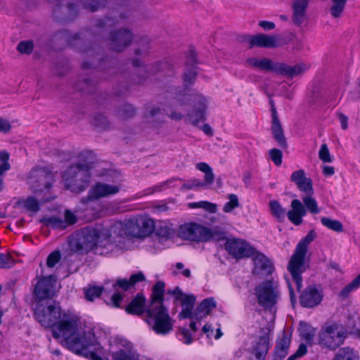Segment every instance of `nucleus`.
Listing matches in <instances>:
<instances>
[{
	"label": "nucleus",
	"instance_id": "473e14b6",
	"mask_svg": "<svg viewBox=\"0 0 360 360\" xmlns=\"http://www.w3.org/2000/svg\"><path fill=\"white\" fill-rule=\"evenodd\" d=\"M216 302L213 297L205 299L198 307L197 316L202 318L208 315L216 307Z\"/></svg>",
	"mask_w": 360,
	"mask_h": 360
},
{
	"label": "nucleus",
	"instance_id": "58836bf2",
	"mask_svg": "<svg viewBox=\"0 0 360 360\" xmlns=\"http://www.w3.org/2000/svg\"><path fill=\"white\" fill-rule=\"evenodd\" d=\"M321 221L324 226L330 230L336 232H342L343 231V226L338 220L331 219L328 217H322Z\"/></svg>",
	"mask_w": 360,
	"mask_h": 360
},
{
	"label": "nucleus",
	"instance_id": "c9c22d12",
	"mask_svg": "<svg viewBox=\"0 0 360 360\" xmlns=\"http://www.w3.org/2000/svg\"><path fill=\"white\" fill-rule=\"evenodd\" d=\"M41 221L48 227H51L54 229L63 230L66 229L63 219L57 216L44 217Z\"/></svg>",
	"mask_w": 360,
	"mask_h": 360
},
{
	"label": "nucleus",
	"instance_id": "79ce46f5",
	"mask_svg": "<svg viewBox=\"0 0 360 360\" xmlns=\"http://www.w3.org/2000/svg\"><path fill=\"white\" fill-rule=\"evenodd\" d=\"M103 292V288L98 286L90 287L84 290L85 298L89 301H94Z\"/></svg>",
	"mask_w": 360,
	"mask_h": 360
},
{
	"label": "nucleus",
	"instance_id": "de8ad7c7",
	"mask_svg": "<svg viewBox=\"0 0 360 360\" xmlns=\"http://www.w3.org/2000/svg\"><path fill=\"white\" fill-rule=\"evenodd\" d=\"M360 286V284L354 279L349 284L346 285L340 292L339 295L340 297L345 299L347 298L350 292L354 290H356Z\"/></svg>",
	"mask_w": 360,
	"mask_h": 360
},
{
	"label": "nucleus",
	"instance_id": "393cba45",
	"mask_svg": "<svg viewBox=\"0 0 360 360\" xmlns=\"http://www.w3.org/2000/svg\"><path fill=\"white\" fill-rule=\"evenodd\" d=\"M246 63L250 67L258 68L262 70L273 71L275 72H278V70H279V63H274L267 58H249L247 59Z\"/></svg>",
	"mask_w": 360,
	"mask_h": 360
},
{
	"label": "nucleus",
	"instance_id": "1a4fd4ad",
	"mask_svg": "<svg viewBox=\"0 0 360 360\" xmlns=\"http://www.w3.org/2000/svg\"><path fill=\"white\" fill-rule=\"evenodd\" d=\"M65 186L67 189L75 193H81L89 186L91 174L79 165H71L63 174Z\"/></svg>",
	"mask_w": 360,
	"mask_h": 360
},
{
	"label": "nucleus",
	"instance_id": "4d7b16f0",
	"mask_svg": "<svg viewBox=\"0 0 360 360\" xmlns=\"http://www.w3.org/2000/svg\"><path fill=\"white\" fill-rule=\"evenodd\" d=\"M64 217L65 219H63V221L65 222V225L66 228L75 224L77 221L75 214L69 210H66L65 211Z\"/></svg>",
	"mask_w": 360,
	"mask_h": 360
},
{
	"label": "nucleus",
	"instance_id": "bf43d9fd",
	"mask_svg": "<svg viewBox=\"0 0 360 360\" xmlns=\"http://www.w3.org/2000/svg\"><path fill=\"white\" fill-rule=\"evenodd\" d=\"M132 287L129 279L122 278L118 279L115 283L113 284V288L117 290V288H122L124 290H127L129 288Z\"/></svg>",
	"mask_w": 360,
	"mask_h": 360
},
{
	"label": "nucleus",
	"instance_id": "3c124183",
	"mask_svg": "<svg viewBox=\"0 0 360 360\" xmlns=\"http://www.w3.org/2000/svg\"><path fill=\"white\" fill-rule=\"evenodd\" d=\"M34 49V44L32 41H20L17 47L18 51L21 53L30 54Z\"/></svg>",
	"mask_w": 360,
	"mask_h": 360
},
{
	"label": "nucleus",
	"instance_id": "7c9ffc66",
	"mask_svg": "<svg viewBox=\"0 0 360 360\" xmlns=\"http://www.w3.org/2000/svg\"><path fill=\"white\" fill-rule=\"evenodd\" d=\"M300 336L309 345H311L315 335V329L306 322L301 321L298 328Z\"/></svg>",
	"mask_w": 360,
	"mask_h": 360
},
{
	"label": "nucleus",
	"instance_id": "49530a36",
	"mask_svg": "<svg viewBox=\"0 0 360 360\" xmlns=\"http://www.w3.org/2000/svg\"><path fill=\"white\" fill-rule=\"evenodd\" d=\"M305 181L302 182L300 186L297 187L298 189L306 195H314V191L313 188V184L311 179L309 178L308 179H304Z\"/></svg>",
	"mask_w": 360,
	"mask_h": 360
},
{
	"label": "nucleus",
	"instance_id": "a211bd4d",
	"mask_svg": "<svg viewBox=\"0 0 360 360\" xmlns=\"http://www.w3.org/2000/svg\"><path fill=\"white\" fill-rule=\"evenodd\" d=\"M252 273L259 278L271 275L274 270L273 262L264 254L257 253L252 257Z\"/></svg>",
	"mask_w": 360,
	"mask_h": 360
},
{
	"label": "nucleus",
	"instance_id": "7ed1b4c3",
	"mask_svg": "<svg viewBox=\"0 0 360 360\" xmlns=\"http://www.w3.org/2000/svg\"><path fill=\"white\" fill-rule=\"evenodd\" d=\"M154 228V220L146 214H136L123 221H115L110 226L115 248L126 237L143 238L150 236Z\"/></svg>",
	"mask_w": 360,
	"mask_h": 360
},
{
	"label": "nucleus",
	"instance_id": "052dcab7",
	"mask_svg": "<svg viewBox=\"0 0 360 360\" xmlns=\"http://www.w3.org/2000/svg\"><path fill=\"white\" fill-rule=\"evenodd\" d=\"M123 300L122 295L120 292H115L111 297L110 300V303H108V304H110L113 307H120V303Z\"/></svg>",
	"mask_w": 360,
	"mask_h": 360
},
{
	"label": "nucleus",
	"instance_id": "aec40b11",
	"mask_svg": "<svg viewBox=\"0 0 360 360\" xmlns=\"http://www.w3.org/2000/svg\"><path fill=\"white\" fill-rule=\"evenodd\" d=\"M323 300V293L315 286H309L304 290L300 297L302 307L312 308L319 305Z\"/></svg>",
	"mask_w": 360,
	"mask_h": 360
},
{
	"label": "nucleus",
	"instance_id": "c85d7f7f",
	"mask_svg": "<svg viewBox=\"0 0 360 360\" xmlns=\"http://www.w3.org/2000/svg\"><path fill=\"white\" fill-rule=\"evenodd\" d=\"M195 167L205 174L204 181H202L204 188H207L212 185L214 181V174L211 167L208 164L202 162L197 163Z\"/></svg>",
	"mask_w": 360,
	"mask_h": 360
},
{
	"label": "nucleus",
	"instance_id": "c03bdc74",
	"mask_svg": "<svg viewBox=\"0 0 360 360\" xmlns=\"http://www.w3.org/2000/svg\"><path fill=\"white\" fill-rule=\"evenodd\" d=\"M199 188H203L202 181L198 179H192L183 184L181 189L184 190H192V189H198Z\"/></svg>",
	"mask_w": 360,
	"mask_h": 360
},
{
	"label": "nucleus",
	"instance_id": "72a5a7b5",
	"mask_svg": "<svg viewBox=\"0 0 360 360\" xmlns=\"http://www.w3.org/2000/svg\"><path fill=\"white\" fill-rule=\"evenodd\" d=\"M333 360H359V356L354 349L345 347L338 350Z\"/></svg>",
	"mask_w": 360,
	"mask_h": 360
},
{
	"label": "nucleus",
	"instance_id": "f8f14e48",
	"mask_svg": "<svg viewBox=\"0 0 360 360\" xmlns=\"http://www.w3.org/2000/svg\"><path fill=\"white\" fill-rule=\"evenodd\" d=\"M258 304L265 309H271L280 298V290L277 281L271 278L266 280L255 288Z\"/></svg>",
	"mask_w": 360,
	"mask_h": 360
},
{
	"label": "nucleus",
	"instance_id": "6ab92c4d",
	"mask_svg": "<svg viewBox=\"0 0 360 360\" xmlns=\"http://www.w3.org/2000/svg\"><path fill=\"white\" fill-rule=\"evenodd\" d=\"M244 41L248 44L249 48L264 47L275 48L279 46L278 38L275 36H269L263 34L257 35H248Z\"/></svg>",
	"mask_w": 360,
	"mask_h": 360
},
{
	"label": "nucleus",
	"instance_id": "4468645a",
	"mask_svg": "<svg viewBox=\"0 0 360 360\" xmlns=\"http://www.w3.org/2000/svg\"><path fill=\"white\" fill-rule=\"evenodd\" d=\"M122 347L110 354L101 345V348L104 351V354L101 360H139V354L132 349V345L127 340H119ZM99 345H101L99 343Z\"/></svg>",
	"mask_w": 360,
	"mask_h": 360
},
{
	"label": "nucleus",
	"instance_id": "0e129e2a",
	"mask_svg": "<svg viewBox=\"0 0 360 360\" xmlns=\"http://www.w3.org/2000/svg\"><path fill=\"white\" fill-rule=\"evenodd\" d=\"M144 279L145 276L142 272H138L132 274L129 278V281L132 286L138 282L144 281Z\"/></svg>",
	"mask_w": 360,
	"mask_h": 360
},
{
	"label": "nucleus",
	"instance_id": "39448f33",
	"mask_svg": "<svg viewBox=\"0 0 360 360\" xmlns=\"http://www.w3.org/2000/svg\"><path fill=\"white\" fill-rule=\"evenodd\" d=\"M53 181L52 173L44 169H37L32 172L30 178V184L32 185V191L39 196L44 193L39 200L33 196H29L20 201V204L27 211L35 213L40 210L41 204L52 200L49 190Z\"/></svg>",
	"mask_w": 360,
	"mask_h": 360
},
{
	"label": "nucleus",
	"instance_id": "ea45409f",
	"mask_svg": "<svg viewBox=\"0 0 360 360\" xmlns=\"http://www.w3.org/2000/svg\"><path fill=\"white\" fill-rule=\"evenodd\" d=\"M174 233L175 231L171 224H164L160 225L157 229V235L166 239L173 237Z\"/></svg>",
	"mask_w": 360,
	"mask_h": 360
},
{
	"label": "nucleus",
	"instance_id": "5fc2aeb1",
	"mask_svg": "<svg viewBox=\"0 0 360 360\" xmlns=\"http://www.w3.org/2000/svg\"><path fill=\"white\" fill-rule=\"evenodd\" d=\"M13 264L14 260L10 255L0 252V268H10Z\"/></svg>",
	"mask_w": 360,
	"mask_h": 360
},
{
	"label": "nucleus",
	"instance_id": "ddd939ff",
	"mask_svg": "<svg viewBox=\"0 0 360 360\" xmlns=\"http://www.w3.org/2000/svg\"><path fill=\"white\" fill-rule=\"evenodd\" d=\"M120 189L121 186L117 184L97 182L91 187L87 197L82 198L81 202L85 206L84 210H87L89 208L98 205L99 199L116 195Z\"/></svg>",
	"mask_w": 360,
	"mask_h": 360
},
{
	"label": "nucleus",
	"instance_id": "bb28decb",
	"mask_svg": "<svg viewBox=\"0 0 360 360\" xmlns=\"http://www.w3.org/2000/svg\"><path fill=\"white\" fill-rule=\"evenodd\" d=\"M146 299L142 294H138L126 307L128 314L141 315L143 313Z\"/></svg>",
	"mask_w": 360,
	"mask_h": 360
},
{
	"label": "nucleus",
	"instance_id": "5701e85b",
	"mask_svg": "<svg viewBox=\"0 0 360 360\" xmlns=\"http://www.w3.org/2000/svg\"><path fill=\"white\" fill-rule=\"evenodd\" d=\"M311 0H292V20L296 25H302L307 19V9Z\"/></svg>",
	"mask_w": 360,
	"mask_h": 360
},
{
	"label": "nucleus",
	"instance_id": "a19ab883",
	"mask_svg": "<svg viewBox=\"0 0 360 360\" xmlns=\"http://www.w3.org/2000/svg\"><path fill=\"white\" fill-rule=\"evenodd\" d=\"M271 110H272V116H273V122H272V132L274 135H282L283 129L281 125L278 121L276 108L274 104L272 101H271Z\"/></svg>",
	"mask_w": 360,
	"mask_h": 360
},
{
	"label": "nucleus",
	"instance_id": "6e6d98bb",
	"mask_svg": "<svg viewBox=\"0 0 360 360\" xmlns=\"http://www.w3.org/2000/svg\"><path fill=\"white\" fill-rule=\"evenodd\" d=\"M269 156L276 165L279 166L281 165L283 155L280 150L276 148L270 150Z\"/></svg>",
	"mask_w": 360,
	"mask_h": 360
},
{
	"label": "nucleus",
	"instance_id": "e2e57ef3",
	"mask_svg": "<svg viewBox=\"0 0 360 360\" xmlns=\"http://www.w3.org/2000/svg\"><path fill=\"white\" fill-rule=\"evenodd\" d=\"M11 169V165L9 162H5L4 164H0V191H2L4 188V181H3V175L6 171H8Z\"/></svg>",
	"mask_w": 360,
	"mask_h": 360
},
{
	"label": "nucleus",
	"instance_id": "c756f323",
	"mask_svg": "<svg viewBox=\"0 0 360 360\" xmlns=\"http://www.w3.org/2000/svg\"><path fill=\"white\" fill-rule=\"evenodd\" d=\"M195 300V297L192 295H185L182 297V311L179 314L180 319L192 318V311Z\"/></svg>",
	"mask_w": 360,
	"mask_h": 360
},
{
	"label": "nucleus",
	"instance_id": "0eeeda50",
	"mask_svg": "<svg viewBox=\"0 0 360 360\" xmlns=\"http://www.w3.org/2000/svg\"><path fill=\"white\" fill-rule=\"evenodd\" d=\"M316 233L310 230L297 245L295 252L291 256L288 269L292 276L298 292L302 287V274L305 271L304 259L308 251V245L316 238Z\"/></svg>",
	"mask_w": 360,
	"mask_h": 360
},
{
	"label": "nucleus",
	"instance_id": "9b49d317",
	"mask_svg": "<svg viewBox=\"0 0 360 360\" xmlns=\"http://www.w3.org/2000/svg\"><path fill=\"white\" fill-rule=\"evenodd\" d=\"M176 98L181 104L188 101L192 108V112L188 115V120L191 123L196 124L204 120L208 105V100L205 96L197 92H189L185 89L182 95H179Z\"/></svg>",
	"mask_w": 360,
	"mask_h": 360
},
{
	"label": "nucleus",
	"instance_id": "6e6552de",
	"mask_svg": "<svg viewBox=\"0 0 360 360\" xmlns=\"http://www.w3.org/2000/svg\"><path fill=\"white\" fill-rule=\"evenodd\" d=\"M348 333L347 327L340 322L326 323L319 334V345L323 348L335 350L344 344Z\"/></svg>",
	"mask_w": 360,
	"mask_h": 360
},
{
	"label": "nucleus",
	"instance_id": "b1692460",
	"mask_svg": "<svg viewBox=\"0 0 360 360\" xmlns=\"http://www.w3.org/2000/svg\"><path fill=\"white\" fill-rule=\"evenodd\" d=\"M310 68V65L300 63L293 66L279 63L278 73L289 77H294L304 74Z\"/></svg>",
	"mask_w": 360,
	"mask_h": 360
},
{
	"label": "nucleus",
	"instance_id": "cd10ccee",
	"mask_svg": "<svg viewBox=\"0 0 360 360\" xmlns=\"http://www.w3.org/2000/svg\"><path fill=\"white\" fill-rule=\"evenodd\" d=\"M77 158L79 162L75 165H79L91 172L96 160L94 153L91 150H84L78 154Z\"/></svg>",
	"mask_w": 360,
	"mask_h": 360
},
{
	"label": "nucleus",
	"instance_id": "423d86ee",
	"mask_svg": "<svg viewBox=\"0 0 360 360\" xmlns=\"http://www.w3.org/2000/svg\"><path fill=\"white\" fill-rule=\"evenodd\" d=\"M177 236L181 239L198 243H206L210 240L220 241L226 238L225 232L219 227L211 229L195 222L181 225L178 229Z\"/></svg>",
	"mask_w": 360,
	"mask_h": 360
},
{
	"label": "nucleus",
	"instance_id": "774afa93",
	"mask_svg": "<svg viewBox=\"0 0 360 360\" xmlns=\"http://www.w3.org/2000/svg\"><path fill=\"white\" fill-rule=\"evenodd\" d=\"M338 120L340 123L341 127L344 129H346L348 127V118L346 115L342 113H338Z\"/></svg>",
	"mask_w": 360,
	"mask_h": 360
},
{
	"label": "nucleus",
	"instance_id": "69168bd1",
	"mask_svg": "<svg viewBox=\"0 0 360 360\" xmlns=\"http://www.w3.org/2000/svg\"><path fill=\"white\" fill-rule=\"evenodd\" d=\"M11 129L10 122L4 118H0V133L6 134Z\"/></svg>",
	"mask_w": 360,
	"mask_h": 360
},
{
	"label": "nucleus",
	"instance_id": "9d476101",
	"mask_svg": "<svg viewBox=\"0 0 360 360\" xmlns=\"http://www.w3.org/2000/svg\"><path fill=\"white\" fill-rule=\"evenodd\" d=\"M313 195L302 196L303 203L298 199H294L291 201V210L288 212L287 217L292 224L295 226L302 224V218L307 214V211L314 214L320 212L318 202Z\"/></svg>",
	"mask_w": 360,
	"mask_h": 360
},
{
	"label": "nucleus",
	"instance_id": "f3484780",
	"mask_svg": "<svg viewBox=\"0 0 360 360\" xmlns=\"http://www.w3.org/2000/svg\"><path fill=\"white\" fill-rule=\"evenodd\" d=\"M225 249L233 257L240 259L248 257L252 255V248L244 240L229 239L225 243Z\"/></svg>",
	"mask_w": 360,
	"mask_h": 360
},
{
	"label": "nucleus",
	"instance_id": "2f4dec72",
	"mask_svg": "<svg viewBox=\"0 0 360 360\" xmlns=\"http://www.w3.org/2000/svg\"><path fill=\"white\" fill-rule=\"evenodd\" d=\"M269 209L271 214L279 222H283L287 216L288 212L283 207L281 204L277 200H271L269 202Z\"/></svg>",
	"mask_w": 360,
	"mask_h": 360
},
{
	"label": "nucleus",
	"instance_id": "dca6fc26",
	"mask_svg": "<svg viewBox=\"0 0 360 360\" xmlns=\"http://www.w3.org/2000/svg\"><path fill=\"white\" fill-rule=\"evenodd\" d=\"M271 328L264 327L260 330V335L252 343L250 348V353L255 356L256 360H264L270 347Z\"/></svg>",
	"mask_w": 360,
	"mask_h": 360
},
{
	"label": "nucleus",
	"instance_id": "412c9836",
	"mask_svg": "<svg viewBox=\"0 0 360 360\" xmlns=\"http://www.w3.org/2000/svg\"><path fill=\"white\" fill-rule=\"evenodd\" d=\"M110 39L112 48L116 51H121L131 43L133 34L128 30H120L112 33Z\"/></svg>",
	"mask_w": 360,
	"mask_h": 360
},
{
	"label": "nucleus",
	"instance_id": "680f3d73",
	"mask_svg": "<svg viewBox=\"0 0 360 360\" xmlns=\"http://www.w3.org/2000/svg\"><path fill=\"white\" fill-rule=\"evenodd\" d=\"M196 77L195 68L193 67L191 70H187L184 73V79L186 83H192L194 82Z\"/></svg>",
	"mask_w": 360,
	"mask_h": 360
},
{
	"label": "nucleus",
	"instance_id": "f257e3e1",
	"mask_svg": "<svg viewBox=\"0 0 360 360\" xmlns=\"http://www.w3.org/2000/svg\"><path fill=\"white\" fill-rule=\"evenodd\" d=\"M34 316L45 327L53 328V336L63 338L67 347L91 360H101L104 351L101 348L95 335L91 331L77 333L79 319L70 313H62L60 307L55 302L46 301V304L38 302Z\"/></svg>",
	"mask_w": 360,
	"mask_h": 360
},
{
	"label": "nucleus",
	"instance_id": "603ef678",
	"mask_svg": "<svg viewBox=\"0 0 360 360\" xmlns=\"http://www.w3.org/2000/svg\"><path fill=\"white\" fill-rule=\"evenodd\" d=\"M61 254L60 250H55L49 254L46 259L48 267L52 268L60 260Z\"/></svg>",
	"mask_w": 360,
	"mask_h": 360
},
{
	"label": "nucleus",
	"instance_id": "20e7f679",
	"mask_svg": "<svg viewBox=\"0 0 360 360\" xmlns=\"http://www.w3.org/2000/svg\"><path fill=\"white\" fill-rule=\"evenodd\" d=\"M165 283L158 281L153 287L151 301L146 310V321L153 330L160 335H166L172 330L173 321L163 306Z\"/></svg>",
	"mask_w": 360,
	"mask_h": 360
},
{
	"label": "nucleus",
	"instance_id": "a878e982",
	"mask_svg": "<svg viewBox=\"0 0 360 360\" xmlns=\"http://www.w3.org/2000/svg\"><path fill=\"white\" fill-rule=\"evenodd\" d=\"M177 180L181 181L180 179L172 178L164 182L160 183L153 187L147 188L145 190L139 192L130 198V200H134L143 198V196L151 195L156 192H160L165 190L167 188L174 186L172 184Z\"/></svg>",
	"mask_w": 360,
	"mask_h": 360
},
{
	"label": "nucleus",
	"instance_id": "864d4df0",
	"mask_svg": "<svg viewBox=\"0 0 360 360\" xmlns=\"http://www.w3.org/2000/svg\"><path fill=\"white\" fill-rule=\"evenodd\" d=\"M319 158L323 162H331L332 158L328 150V148L326 143H323L319 151Z\"/></svg>",
	"mask_w": 360,
	"mask_h": 360
},
{
	"label": "nucleus",
	"instance_id": "4c0bfd02",
	"mask_svg": "<svg viewBox=\"0 0 360 360\" xmlns=\"http://www.w3.org/2000/svg\"><path fill=\"white\" fill-rule=\"evenodd\" d=\"M226 198L229 200V201L224 204L222 210L223 212L225 213H230L234 209L240 206V202L236 194H228Z\"/></svg>",
	"mask_w": 360,
	"mask_h": 360
},
{
	"label": "nucleus",
	"instance_id": "a18cd8bd",
	"mask_svg": "<svg viewBox=\"0 0 360 360\" xmlns=\"http://www.w3.org/2000/svg\"><path fill=\"white\" fill-rule=\"evenodd\" d=\"M305 181L302 182L300 186L297 187L298 189L306 195H314V191L313 188V184L311 179L309 178L308 179H304Z\"/></svg>",
	"mask_w": 360,
	"mask_h": 360
},
{
	"label": "nucleus",
	"instance_id": "09e8293b",
	"mask_svg": "<svg viewBox=\"0 0 360 360\" xmlns=\"http://www.w3.org/2000/svg\"><path fill=\"white\" fill-rule=\"evenodd\" d=\"M178 338L179 340H181V342L186 345L191 344L193 340L192 335L190 333V330L185 328L179 329V331L178 333Z\"/></svg>",
	"mask_w": 360,
	"mask_h": 360
},
{
	"label": "nucleus",
	"instance_id": "f03ea898",
	"mask_svg": "<svg viewBox=\"0 0 360 360\" xmlns=\"http://www.w3.org/2000/svg\"><path fill=\"white\" fill-rule=\"evenodd\" d=\"M110 229L85 227L72 234L68 240L70 251L84 255L94 250L96 254L105 255L115 248Z\"/></svg>",
	"mask_w": 360,
	"mask_h": 360
},
{
	"label": "nucleus",
	"instance_id": "f704fd0d",
	"mask_svg": "<svg viewBox=\"0 0 360 360\" xmlns=\"http://www.w3.org/2000/svg\"><path fill=\"white\" fill-rule=\"evenodd\" d=\"M330 13L334 18H340L342 16L347 0H330Z\"/></svg>",
	"mask_w": 360,
	"mask_h": 360
},
{
	"label": "nucleus",
	"instance_id": "8fccbe9b",
	"mask_svg": "<svg viewBox=\"0 0 360 360\" xmlns=\"http://www.w3.org/2000/svg\"><path fill=\"white\" fill-rule=\"evenodd\" d=\"M106 0H83L84 6L91 11H96L99 7L103 6Z\"/></svg>",
	"mask_w": 360,
	"mask_h": 360
},
{
	"label": "nucleus",
	"instance_id": "37998d69",
	"mask_svg": "<svg viewBox=\"0 0 360 360\" xmlns=\"http://www.w3.org/2000/svg\"><path fill=\"white\" fill-rule=\"evenodd\" d=\"M309 178L306 176L305 172L303 169H299L294 172L290 176V181L293 182L297 186H300L302 182H304V179H308Z\"/></svg>",
	"mask_w": 360,
	"mask_h": 360
},
{
	"label": "nucleus",
	"instance_id": "e433bc0d",
	"mask_svg": "<svg viewBox=\"0 0 360 360\" xmlns=\"http://www.w3.org/2000/svg\"><path fill=\"white\" fill-rule=\"evenodd\" d=\"M188 206L191 209L201 208L210 213H216L217 211V206L215 203H212L205 200L190 202L188 203Z\"/></svg>",
	"mask_w": 360,
	"mask_h": 360
},
{
	"label": "nucleus",
	"instance_id": "2eb2a0df",
	"mask_svg": "<svg viewBox=\"0 0 360 360\" xmlns=\"http://www.w3.org/2000/svg\"><path fill=\"white\" fill-rule=\"evenodd\" d=\"M56 285V279L53 276H43L39 279L34 290V295L39 302L50 300L55 295Z\"/></svg>",
	"mask_w": 360,
	"mask_h": 360
},
{
	"label": "nucleus",
	"instance_id": "338daca9",
	"mask_svg": "<svg viewBox=\"0 0 360 360\" xmlns=\"http://www.w3.org/2000/svg\"><path fill=\"white\" fill-rule=\"evenodd\" d=\"M259 25L265 30H271L275 28V24L270 21H260Z\"/></svg>",
	"mask_w": 360,
	"mask_h": 360
},
{
	"label": "nucleus",
	"instance_id": "13d9d810",
	"mask_svg": "<svg viewBox=\"0 0 360 360\" xmlns=\"http://www.w3.org/2000/svg\"><path fill=\"white\" fill-rule=\"evenodd\" d=\"M307 347L306 345L302 343L300 345L297 350L295 352V354L290 355L287 360H295L298 358L302 357L304 354H307Z\"/></svg>",
	"mask_w": 360,
	"mask_h": 360
},
{
	"label": "nucleus",
	"instance_id": "4be33fe9",
	"mask_svg": "<svg viewBox=\"0 0 360 360\" xmlns=\"http://www.w3.org/2000/svg\"><path fill=\"white\" fill-rule=\"evenodd\" d=\"M290 342L291 334L283 331L276 340L272 360H283L288 354Z\"/></svg>",
	"mask_w": 360,
	"mask_h": 360
}]
</instances>
